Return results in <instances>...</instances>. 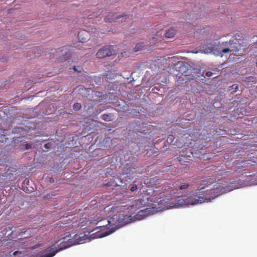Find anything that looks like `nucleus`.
Returning <instances> with one entry per match:
<instances>
[{"mask_svg":"<svg viewBox=\"0 0 257 257\" xmlns=\"http://www.w3.org/2000/svg\"><path fill=\"white\" fill-rule=\"evenodd\" d=\"M177 195H176V192H174V189L172 187H168L167 189H164L163 193H161L160 196V200L159 203L162 205L164 208L169 209L172 207H176L180 205H194L198 203H202L207 200V198H204L202 197H197V198L191 196L189 197L186 201L178 203L177 202Z\"/></svg>","mask_w":257,"mask_h":257,"instance_id":"obj_1","label":"nucleus"},{"mask_svg":"<svg viewBox=\"0 0 257 257\" xmlns=\"http://www.w3.org/2000/svg\"><path fill=\"white\" fill-rule=\"evenodd\" d=\"M99 224V225L92 231L98 230L96 232L91 234V237L93 238L103 237L111 234L115 230V227H114V224H111L109 219H104L98 221L97 224Z\"/></svg>","mask_w":257,"mask_h":257,"instance_id":"obj_2","label":"nucleus"},{"mask_svg":"<svg viewBox=\"0 0 257 257\" xmlns=\"http://www.w3.org/2000/svg\"><path fill=\"white\" fill-rule=\"evenodd\" d=\"M70 236L71 234H69L68 236L64 237L61 239L58 240L53 245L48 247L46 250L47 253L42 254L41 257H53L57 252L68 247L69 246V245H61L59 247L57 246L67 240V237H70ZM68 240H70V239H68Z\"/></svg>","mask_w":257,"mask_h":257,"instance_id":"obj_3","label":"nucleus"},{"mask_svg":"<svg viewBox=\"0 0 257 257\" xmlns=\"http://www.w3.org/2000/svg\"><path fill=\"white\" fill-rule=\"evenodd\" d=\"M170 61L175 67L176 70L182 75L186 76V73L189 69V65L187 63L181 61V57L174 56L170 58Z\"/></svg>","mask_w":257,"mask_h":257,"instance_id":"obj_4","label":"nucleus"},{"mask_svg":"<svg viewBox=\"0 0 257 257\" xmlns=\"http://www.w3.org/2000/svg\"><path fill=\"white\" fill-rule=\"evenodd\" d=\"M55 53H56V56H59V57L57 58L58 62L65 61L67 59L69 58L71 56L70 51L65 47L59 48L57 50L52 49L51 50L50 54L54 55Z\"/></svg>","mask_w":257,"mask_h":257,"instance_id":"obj_5","label":"nucleus"},{"mask_svg":"<svg viewBox=\"0 0 257 257\" xmlns=\"http://www.w3.org/2000/svg\"><path fill=\"white\" fill-rule=\"evenodd\" d=\"M157 211V208L155 207H147L141 209L134 216V220L143 219L149 215L154 214Z\"/></svg>","mask_w":257,"mask_h":257,"instance_id":"obj_6","label":"nucleus"},{"mask_svg":"<svg viewBox=\"0 0 257 257\" xmlns=\"http://www.w3.org/2000/svg\"><path fill=\"white\" fill-rule=\"evenodd\" d=\"M115 53L114 50L113 49V46L107 45L105 46L96 53V56L97 58L101 59L104 58L106 57H110Z\"/></svg>","mask_w":257,"mask_h":257,"instance_id":"obj_7","label":"nucleus"},{"mask_svg":"<svg viewBox=\"0 0 257 257\" xmlns=\"http://www.w3.org/2000/svg\"><path fill=\"white\" fill-rule=\"evenodd\" d=\"M226 192L225 188L222 185L217 184L214 186V188L209 191V194L212 195V199L219 196Z\"/></svg>","mask_w":257,"mask_h":257,"instance_id":"obj_8","label":"nucleus"},{"mask_svg":"<svg viewBox=\"0 0 257 257\" xmlns=\"http://www.w3.org/2000/svg\"><path fill=\"white\" fill-rule=\"evenodd\" d=\"M148 201L149 200L148 198L143 197V198L137 200L135 203L131 206V207L136 210L143 209L144 207L148 206L147 204Z\"/></svg>","mask_w":257,"mask_h":257,"instance_id":"obj_9","label":"nucleus"},{"mask_svg":"<svg viewBox=\"0 0 257 257\" xmlns=\"http://www.w3.org/2000/svg\"><path fill=\"white\" fill-rule=\"evenodd\" d=\"M120 15H118L114 13H110L109 15L105 18V21L106 22L112 23L117 21V19L121 18Z\"/></svg>","mask_w":257,"mask_h":257,"instance_id":"obj_10","label":"nucleus"},{"mask_svg":"<svg viewBox=\"0 0 257 257\" xmlns=\"http://www.w3.org/2000/svg\"><path fill=\"white\" fill-rule=\"evenodd\" d=\"M229 43L233 52H237L242 49V46L237 40L235 42L230 40Z\"/></svg>","mask_w":257,"mask_h":257,"instance_id":"obj_11","label":"nucleus"},{"mask_svg":"<svg viewBox=\"0 0 257 257\" xmlns=\"http://www.w3.org/2000/svg\"><path fill=\"white\" fill-rule=\"evenodd\" d=\"M79 40L82 43L86 42L89 39V34L88 32L82 30L79 32L78 34Z\"/></svg>","mask_w":257,"mask_h":257,"instance_id":"obj_12","label":"nucleus"},{"mask_svg":"<svg viewBox=\"0 0 257 257\" xmlns=\"http://www.w3.org/2000/svg\"><path fill=\"white\" fill-rule=\"evenodd\" d=\"M203 51L205 53H215V46L212 44H209L208 45H204L202 47Z\"/></svg>","mask_w":257,"mask_h":257,"instance_id":"obj_13","label":"nucleus"},{"mask_svg":"<svg viewBox=\"0 0 257 257\" xmlns=\"http://www.w3.org/2000/svg\"><path fill=\"white\" fill-rule=\"evenodd\" d=\"M121 220L119 222L124 225L132 222L134 219L132 217V215H126L123 216Z\"/></svg>","mask_w":257,"mask_h":257,"instance_id":"obj_14","label":"nucleus"},{"mask_svg":"<svg viewBox=\"0 0 257 257\" xmlns=\"http://www.w3.org/2000/svg\"><path fill=\"white\" fill-rule=\"evenodd\" d=\"M176 33V30L174 28H170L166 31L164 35L166 38H172L175 35Z\"/></svg>","mask_w":257,"mask_h":257,"instance_id":"obj_15","label":"nucleus"},{"mask_svg":"<svg viewBox=\"0 0 257 257\" xmlns=\"http://www.w3.org/2000/svg\"><path fill=\"white\" fill-rule=\"evenodd\" d=\"M113 114L112 113L103 114L101 117V118L106 121H110L113 119Z\"/></svg>","mask_w":257,"mask_h":257,"instance_id":"obj_16","label":"nucleus"},{"mask_svg":"<svg viewBox=\"0 0 257 257\" xmlns=\"http://www.w3.org/2000/svg\"><path fill=\"white\" fill-rule=\"evenodd\" d=\"M179 158V161L180 164H181L182 165H188V162L185 161V159L189 160L188 159H187V158H186L185 156H184L183 155L180 156Z\"/></svg>","mask_w":257,"mask_h":257,"instance_id":"obj_17","label":"nucleus"},{"mask_svg":"<svg viewBox=\"0 0 257 257\" xmlns=\"http://www.w3.org/2000/svg\"><path fill=\"white\" fill-rule=\"evenodd\" d=\"M238 89V85L234 84L229 87V90L231 91V93L233 94L235 93Z\"/></svg>","mask_w":257,"mask_h":257,"instance_id":"obj_18","label":"nucleus"},{"mask_svg":"<svg viewBox=\"0 0 257 257\" xmlns=\"http://www.w3.org/2000/svg\"><path fill=\"white\" fill-rule=\"evenodd\" d=\"M81 236L80 235V237H79V240H77V244H82L85 242V240L86 239V235L81 234Z\"/></svg>","mask_w":257,"mask_h":257,"instance_id":"obj_19","label":"nucleus"},{"mask_svg":"<svg viewBox=\"0 0 257 257\" xmlns=\"http://www.w3.org/2000/svg\"><path fill=\"white\" fill-rule=\"evenodd\" d=\"M144 46V45L143 43H138L136 45V46L134 49V51L135 52H138V51L142 50V49L143 48Z\"/></svg>","mask_w":257,"mask_h":257,"instance_id":"obj_20","label":"nucleus"},{"mask_svg":"<svg viewBox=\"0 0 257 257\" xmlns=\"http://www.w3.org/2000/svg\"><path fill=\"white\" fill-rule=\"evenodd\" d=\"M82 107L81 104L80 103H75L73 105V109L75 110H79Z\"/></svg>","mask_w":257,"mask_h":257,"instance_id":"obj_21","label":"nucleus"},{"mask_svg":"<svg viewBox=\"0 0 257 257\" xmlns=\"http://www.w3.org/2000/svg\"><path fill=\"white\" fill-rule=\"evenodd\" d=\"M189 187V184L188 183H185L182 185H181L179 187V190H183V189H186Z\"/></svg>","mask_w":257,"mask_h":257,"instance_id":"obj_22","label":"nucleus"},{"mask_svg":"<svg viewBox=\"0 0 257 257\" xmlns=\"http://www.w3.org/2000/svg\"><path fill=\"white\" fill-rule=\"evenodd\" d=\"M79 237H80V235H78V234H75L73 236V244H77V240H79Z\"/></svg>","mask_w":257,"mask_h":257,"instance_id":"obj_23","label":"nucleus"},{"mask_svg":"<svg viewBox=\"0 0 257 257\" xmlns=\"http://www.w3.org/2000/svg\"><path fill=\"white\" fill-rule=\"evenodd\" d=\"M231 51H232L231 50V47L230 46L229 48H225V49H223L222 50H221L220 54H222L223 53H228V52H231Z\"/></svg>","mask_w":257,"mask_h":257,"instance_id":"obj_24","label":"nucleus"},{"mask_svg":"<svg viewBox=\"0 0 257 257\" xmlns=\"http://www.w3.org/2000/svg\"><path fill=\"white\" fill-rule=\"evenodd\" d=\"M155 35L156 37H153V40H152L153 43H154L156 42H157V41H158L159 40L158 37L160 38V36H161V35H159L158 34H155Z\"/></svg>","mask_w":257,"mask_h":257,"instance_id":"obj_25","label":"nucleus"},{"mask_svg":"<svg viewBox=\"0 0 257 257\" xmlns=\"http://www.w3.org/2000/svg\"><path fill=\"white\" fill-rule=\"evenodd\" d=\"M19 254L20 256L19 257H24V255H22V252L21 251H16L13 252V255H16Z\"/></svg>","mask_w":257,"mask_h":257,"instance_id":"obj_26","label":"nucleus"},{"mask_svg":"<svg viewBox=\"0 0 257 257\" xmlns=\"http://www.w3.org/2000/svg\"><path fill=\"white\" fill-rule=\"evenodd\" d=\"M138 189V186L136 184H134L133 185L131 188V190L132 191V192H134L135 191H136L137 189Z\"/></svg>","mask_w":257,"mask_h":257,"instance_id":"obj_27","label":"nucleus"},{"mask_svg":"<svg viewBox=\"0 0 257 257\" xmlns=\"http://www.w3.org/2000/svg\"><path fill=\"white\" fill-rule=\"evenodd\" d=\"M213 73L211 71H207L205 73V75L207 77H210L212 75Z\"/></svg>","mask_w":257,"mask_h":257,"instance_id":"obj_28","label":"nucleus"},{"mask_svg":"<svg viewBox=\"0 0 257 257\" xmlns=\"http://www.w3.org/2000/svg\"><path fill=\"white\" fill-rule=\"evenodd\" d=\"M51 146V143H47V144H45L44 145V147L45 148V149H49L50 148Z\"/></svg>","mask_w":257,"mask_h":257,"instance_id":"obj_29","label":"nucleus"},{"mask_svg":"<svg viewBox=\"0 0 257 257\" xmlns=\"http://www.w3.org/2000/svg\"><path fill=\"white\" fill-rule=\"evenodd\" d=\"M253 78L252 77H248L246 78V81L250 82V81H253L252 79Z\"/></svg>","mask_w":257,"mask_h":257,"instance_id":"obj_30","label":"nucleus"},{"mask_svg":"<svg viewBox=\"0 0 257 257\" xmlns=\"http://www.w3.org/2000/svg\"><path fill=\"white\" fill-rule=\"evenodd\" d=\"M31 144H27L26 145H25V149L26 150H28V149H30L31 148Z\"/></svg>","mask_w":257,"mask_h":257,"instance_id":"obj_31","label":"nucleus"},{"mask_svg":"<svg viewBox=\"0 0 257 257\" xmlns=\"http://www.w3.org/2000/svg\"><path fill=\"white\" fill-rule=\"evenodd\" d=\"M50 182H52V183H53L54 182V180L53 178H50Z\"/></svg>","mask_w":257,"mask_h":257,"instance_id":"obj_32","label":"nucleus"},{"mask_svg":"<svg viewBox=\"0 0 257 257\" xmlns=\"http://www.w3.org/2000/svg\"><path fill=\"white\" fill-rule=\"evenodd\" d=\"M111 185V184L110 183H108L107 184H104V186H110Z\"/></svg>","mask_w":257,"mask_h":257,"instance_id":"obj_33","label":"nucleus"},{"mask_svg":"<svg viewBox=\"0 0 257 257\" xmlns=\"http://www.w3.org/2000/svg\"><path fill=\"white\" fill-rule=\"evenodd\" d=\"M73 69L75 71H78V70L76 69V68L75 66L74 67Z\"/></svg>","mask_w":257,"mask_h":257,"instance_id":"obj_34","label":"nucleus"},{"mask_svg":"<svg viewBox=\"0 0 257 257\" xmlns=\"http://www.w3.org/2000/svg\"><path fill=\"white\" fill-rule=\"evenodd\" d=\"M203 188H204V187H200H200H198V190H202V189H203Z\"/></svg>","mask_w":257,"mask_h":257,"instance_id":"obj_35","label":"nucleus"},{"mask_svg":"<svg viewBox=\"0 0 257 257\" xmlns=\"http://www.w3.org/2000/svg\"><path fill=\"white\" fill-rule=\"evenodd\" d=\"M19 235H23L22 233H21V234H19Z\"/></svg>","mask_w":257,"mask_h":257,"instance_id":"obj_36","label":"nucleus"},{"mask_svg":"<svg viewBox=\"0 0 257 257\" xmlns=\"http://www.w3.org/2000/svg\"><path fill=\"white\" fill-rule=\"evenodd\" d=\"M208 200H209V201H211V199H210V198H209Z\"/></svg>","mask_w":257,"mask_h":257,"instance_id":"obj_37","label":"nucleus"},{"mask_svg":"<svg viewBox=\"0 0 257 257\" xmlns=\"http://www.w3.org/2000/svg\"><path fill=\"white\" fill-rule=\"evenodd\" d=\"M181 201V199L178 200V202H180Z\"/></svg>","mask_w":257,"mask_h":257,"instance_id":"obj_38","label":"nucleus"}]
</instances>
